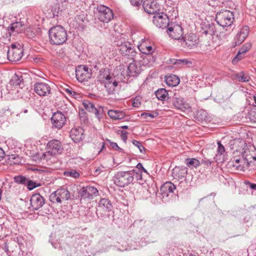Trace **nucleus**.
Here are the masks:
<instances>
[{
	"label": "nucleus",
	"mask_w": 256,
	"mask_h": 256,
	"mask_svg": "<svg viewBox=\"0 0 256 256\" xmlns=\"http://www.w3.org/2000/svg\"><path fill=\"white\" fill-rule=\"evenodd\" d=\"M46 150V152L39 154L38 156L41 160H46L51 164L54 161L56 156L62 152L64 148L59 140H52L48 142Z\"/></svg>",
	"instance_id": "1"
},
{
	"label": "nucleus",
	"mask_w": 256,
	"mask_h": 256,
	"mask_svg": "<svg viewBox=\"0 0 256 256\" xmlns=\"http://www.w3.org/2000/svg\"><path fill=\"white\" fill-rule=\"evenodd\" d=\"M48 33L50 42L53 44H62L68 39L67 32L61 26H56L52 28L49 30Z\"/></svg>",
	"instance_id": "2"
},
{
	"label": "nucleus",
	"mask_w": 256,
	"mask_h": 256,
	"mask_svg": "<svg viewBox=\"0 0 256 256\" xmlns=\"http://www.w3.org/2000/svg\"><path fill=\"white\" fill-rule=\"evenodd\" d=\"M98 81L104 85L106 91L109 94H114L118 87V82L110 74L108 70L100 72Z\"/></svg>",
	"instance_id": "3"
},
{
	"label": "nucleus",
	"mask_w": 256,
	"mask_h": 256,
	"mask_svg": "<svg viewBox=\"0 0 256 256\" xmlns=\"http://www.w3.org/2000/svg\"><path fill=\"white\" fill-rule=\"evenodd\" d=\"M134 174L131 170L118 172L114 176V183L120 187H124L134 180Z\"/></svg>",
	"instance_id": "4"
},
{
	"label": "nucleus",
	"mask_w": 256,
	"mask_h": 256,
	"mask_svg": "<svg viewBox=\"0 0 256 256\" xmlns=\"http://www.w3.org/2000/svg\"><path fill=\"white\" fill-rule=\"evenodd\" d=\"M116 44L118 48L120 53L128 58L134 59L136 55V52L134 47L128 42H126L120 38L118 41H115Z\"/></svg>",
	"instance_id": "5"
},
{
	"label": "nucleus",
	"mask_w": 256,
	"mask_h": 256,
	"mask_svg": "<svg viewBox=\"0 0 256 256\" xmlns=\"http://www.w3.org/2000/svg\"><path fill=\"white\" fill-rule=\"evenodd\" d=\"M216 20L220 26L222 27L228 26L233 23L234 14L230 10H222L217 12Z\"/></svg>",
	"instance_id": "6"
},
{
	"label": "nucleus",
	"mask_w": 256,
	"mask_h": 256,
	"mask_svg": "<svg viewBox=\"0 0 256 256\" xmlns=\"http://www.w3.org/2000/svg\"><path fill=\"white\" fill-rule=\"evenodd\" d=\"M179 43L180 44L181 46L186 50L194 49L198 44L199 38L195 34H187L182 37Z\"/></svg>",
	"instance_id": "7"
},
{
	"label": "nucleus",
	"mask_w": 256,
	"mask_h": 256,
	"mask_svg": "<svg viewBox=\"0 0 256 256\" xmlns=\"http://www.w3.org/2000/svg\"><path fill=\"white\" fill-rule=\"evenodd\" d=\"M70 197V192L66 189L60 188L50 195V200L52 203H61L64 200H68Z\"/></svg>",
	"instance_id": "8"
},
{
	"label": "nucleus",
	"mask_w": 256,
	"mask_h": 256,
	"mask_svg": "<svg viewBox=\"0 0 256 256\" xmlns=\"http://www.w3.org/2000/svg\"><path fill=\"white\" fill-rule=\"evenodd\" d=\"M241 121L242 122H256V108L252 105L245 106L241 112Z\"/></svg>",
	"instance_id": "9"
},
{
	"label": "nucleus",
	"mask_w": 256,
	"mask_h": 256,
	"mask_svg": "<svg viewBox=\"0 0 256 256\" xmlns=\"http://www.w3.org/2000/svg\"><path fill=\"white\" fill-rule=\"evenodd\" d=\"M98 190L94 186H86L82 187L79 192V194L80 198V201L90 202L93 198L94 196H96L98 193Z\"/></svg>",
	"instance_id": "10"
},
{
	"label": "nucleus",
	"mask_w": 256,
	"mask_h": 256,
	"mask_svg": "<svg viewBox=\"0 0 256 256\" xmlns=\"http://www.w3.org/2000/svg\"><path fill=\"white\" fill-rule=\"evenodd\" d=\"M98 18L104 22H108L114 17L112 10L108 7L104 5L98 7Z\"/></svg>",
	"instance_id": "11"
},
{
	"label": "nucleus",
	"mask_w": 256,
	"mask_h": 256,
	"mask_svg": "<svg viewBox=\"0 0 256 256\" xmlns=\"http://www.w3.org/2000/svg\"><path fill=\"white\" fill-rule=\"evenodd\" d=\"M76 76L79 82L88 81L92 76L91 70L85 66H78L76 68Z\"/></svg>",
	"instance_id": "12"
},
{
	"label": "nucleus",
	"mask_w": 256,
	"mask_h": 256,
	"mask_svg": "<svg viewBox=\"0 0 256 256\" xmlns=\"http://www.w3.org/2000/svg\"><path fill=\"white\" fill-rule=\"evenodd\" d=\"M22 49L16 47V44H12L8 51V58L10 61L18 62L22 58Z\"/></svg>",
	"instance_id": "13"
},
{
	"label": "nucleus",
	"mask_w": 256,
	"mask_h": 256,
	"mask_svg": "<svg viewBox=\"0 0 256 256\" xmlns=\"http://www.w3.org/2000/svg\"><path fill=\"white\" fill-rule=\"evenodd\" d=\"M172 104L174 106L183 112H190L191 107L184 101V98L180 95L175 94L173 97Z\"/></svg>",
	"instance_id": "14"
},
{
	"label": "nucleus",
	"mask_w": 256,
	"mask_h": 256,
	"mask_svg": "<svg viewBox=\"0 0 256 256\" xmlns=\"http://www.w3.org/2000/svg\"><path fill=\"white\" fill-rule=\"evenodd\" d=\"M169 19L166 14L164 13H158L153 17V23L159 28H164L168 26Z\"/></svg>",
	"instance_id": "15"
},
{
	"label": "nucleus",
	"mask_w": 256,
	"mask_h": 256,
	"mask_svg": "<svg viewBox=\"0 0 256 256\" xmlns=\"http://www.w3.org/2000/svg\"><path fill=\"white\" fill-rule=\"evenodd\" d=\"M168 34L170 37L178 40L179 42L182 37L184 32L180 25L174 24L168 27Z\"/></svg>",
	"instance_id": "16"
},
{
	"label": "nucleus",
	"mask_w": 256,
	"mask_h": 256,
	"mask_svg": "<svg viewBox=\"0 0 256 256\" xmlns=\"http://www.w3.org/2000/svg\"><path fill=\"white\" fill-rule=\"evenodd\" d=\"M51 120L53 127L60 129L66 124V118L62 112H58L53 114Z\"/></svg>",
	"instance_id": "17"
},
{
	"label": "nucleus",
	"mask_w": 256,
	"mask_h": 256,
	"mask_svg": "<svg viewBox=\"0 0 256 256\" xmlns=\"http://www.w3.org/2000/svg\"><path fill=\"white\" fill-rule=\"evenodd\" d=\"M143 8L148 14H155L160 10V5L154 0H145L143 3Z\"/></svg>",
	"instance_id": "18"
},
{
	"label": "nucleus",
	"mask_w": 256,
	"mask_h": 256,
	"mask_svg": "<svg viewBox=\"0 0 256 256\" xmlns=\"http://www.w3.org/2000/svg\"><path fill=\"white\" fill-rule=\"evenodd\" d=\"M34 90L36 94L41 96H48L51 92L49 84L44 82L36 83L34 86Z\"/></svg>",
	"instance_id": "19"
},
{
	"label": "nucleus",
	"mask_w": 256,
	"mask_h": 256,
	"mask_svg": "<svg viewBox=\"0 0 256 256\" xmlns=\"http://www.w3.org/2000/svg\"><path fill=\"white\" fill-rule=\"evenodd\" d=\"M252 154L249 150H246L242 153V159L241 160V163L242 162V166H241V170L244 171L248 169L250 166H252Z\"/></svg>",
	"instance_id": "20"
},
{
	"label": "nucleus",
	"mask_w": 256,
	"mask_h": 256,
	"mask_svg": "<svg viewBox=\"0 0 256 256\" xmlns=\"http://www.w3.org/2000/svg\"><path fill=\"white\" fill-rule=\"evenodd\" d=\"M30 203L32 208L37 210L43 206L45 203V200L39 194H36L31 196Z\"/></svg>",
	"instance_id": "21"
},
{
	"label": "nucleus",
	"mask_w": 256,
	"mask_h": 256,
	"mask_svg": "<svg viewBox=\"0 0 256 256\" xmlns=\"http://www.w3.org/2000/svg\"><path fill=\"white\" fill-rule=\"evenodd\" d=\"M217 144L218 148L214 159L216 162H224L227 156L225 148L220 142H218Z\"/></svg>",
	"instance_id": "22"
},
{
	"label": "nucleus",
	"mask_w": 256,
	"mask_h": 256,
	"mask_svg": "<svg viewBox=\"0 0 256 256\" xmlns=\"http://www.w3.org/2000/svg\"><path fill=\"white\" fill-rule=\"evenodd\" d=\"M84 130L81 127L72 128L70 132V136L75 142H78L82 140Z\"/></svg>",
	"instance_id": "23"
},
{
	"label": "nucleus",
	"mask_w": 256,
	"mask_h": 256,
	"mask_svg": "<svg viewBox=\"0 0 256 256\" xmlns=\"http://www.w3.org/2000/svg\"><path fill=\"white\" fill-rule=\"evenodd\" d=\"M128 71L130 76H135L140 73L141 66L138 62L133 61L128 66Z\"/></svg>",
	"instance_id": "24"
},
{
	"label": "nucleus",
	"mask_w": 256,
	"mask_h": 256,
	"mask_svg": "<svg viewBox=\"0 0 256 256\" xmlns=\"http://www.w3.org/2000/svg\"><path fill=\"white\" fill-rule=\"evenodd\" d=\"M25 28L24 26L22 24V22H16L12 23L8 28V31L10 32V35L12 34V32L20 33Z\"/></svg>",
	"instance_id": "25"
},
{
	"label": "nucleus",
	"mask_w": 256,
	"mask_h": 256,
	"mask_svg": "<svg viewBox=\"0 0 256 256\" xmlns=\"http://www.w3.org/2000/svg\"><path fill=\"white\" fill-rule=\"evenodd\" d=\"M98 208L104 212L112 210V205L110 200L108 198H100L98 204Z\"/></svg>",
	"instance_id": "26"
},
{
	"label": "nucleus",
	"mask_w": 256,
	"mask_h": 256,
	"mask_svg": "<svg viewBox=\"0 0 256 256\" xmlns=\"http://www.w3.org/2000/svg\"><path fill=\"white\" fill-rule=\"evenodd\" d=\"M165 82L168 86L173 87L178 86L180 80L178 76L170 74L165 76Z\"/></svg>",
	"instance_id": "27"
},
{
	"label": "nucleus",
	"mask_w": 256,
	"mask_h": 256,
	"mask_svg": "<svg viewBox=\"0 0 256 256\" xmlns=\"http://www.w3.org/2000/svg\"><path fill=\"white\" fill-rule=\"evenodd\" d=\"M186 174V168L175 167L172 170V176L174 178H182Z\"/></svg>",
	"instance_id": "28"
},
{
	"label": "nucleus",
	"mask_w": 256,
	"mask_h": 256,
	"mask_svg": "<svg viewBox=\"0 0 256 256\" xmlns=\"http://www.w3.org/2000/svg\"><path fill=\"white\" fill-rule=\"evenodd\" d=\"M176 189V186L174 184L170 182H165L160 188V191L166 196H168L169 193H172L174 190Z\"/></svg>",
	"instance_id": "29"
},
{
	"label": "nucleus",
	"mask_w": 256,
	"mask_h": 256,
	"mask_svg": "<svg viewBox=\"0 0 256 256\" xmlns=\"http://www.w3.org/2000/svg\"><path fill=\"white\" fill-rule=\"evenodd\" d=\"M108 116L114 120H121L123 118L126 114L118 110H109L108 112Z\"/></svg>",
	"instance_id": "30"
},
{
	"label": "nucleus",
	"mask_w": 256,
	"mask_h": 256,
	"mask_svg": "<svg viewBox=\"0 0 256 256\" xmlns=\"http://www.w3.org/2000/svg\"><path fill=\"white\" fill-rule=\"evenodd\" d=\"M156 98L160 100L164 101L168 98V91L164 88H160L155 92Z\"/></svg>",
	"instance_id": "31"
},
{
	"label": "nucleus",
	"mask_w": 256,
	"mask_h": 256,
	"mask_svg": "<svg viewBox=\"0 0 256 256\" xmlns=\"http://www.w3.org/2000/svg\"><path fill=\"white\" fill-rule=\"evenodd\" d=\"M140 52L148 56L154 52V48L150 46H146L145 44H142L138 46Z\"/></svg>",
	"instance_id": "32"
},
{
	"label": "nucleus",
	"mask_w": 256,
	"mask_h": 256,
	"mask_svg": "<svg viewBox=\"0 0 256 256\" xmlns=\"http://www.w3.org/2000/svg\"><path fill=\"white\" fill-rule=\"evenodd\" d=\"M170 63L173 64H176L180 66H183L189 64H192V63L190 61L186 59H172L170 60Z\"/></svg>",
	"instance_id": "33"
},
{
	"label": "nucleus",
	"mask_w": 256,
	"mask_h": 256,
	"mask_svg": "<svg viewBox=\"0 0 256 256\" xmlns=\"http://www.w3.org/2000/svg\"><path fill=\"white\" fill-rule=\"evenodd\" d=\"M241 94L244 95L245 98L250 96L251 94H254V91L252 90L250 85H248V88H244L241 84Z\"/></svg>",
	"instance_id": "34"
},
{
	"label": "nucleus",
	"mask_w": 256,
	"mask_h": 256,
	"mask_svg": "<svg viewBox=\"0 0 256 256\" xmlns=\"http://www.w3.org/2000/svg\"><path fill=\"white\" fill-rule=\"evenodd\" d=\"M186 164L187 166L190 167L193 166L194 168H197L200 164V161L196 158H186Z\"/></svg>",
	"instance_id": "35"
},
{
	"label": "nucleus",
	"mask_w": 256,
	"mask_h": 256,
	"mask_svg": "<svg viewBox=\"0 0 256 256\" xmlns=\"http://www.w3.org/2000/svg\"><path fill=\"white\" fill-rule=\"evenodd\" d=\"M216 33V28L214 24H209L208 26L206 27V30L203 32V34L210 36L214 35Z\"/></svg>",
	"instance_id": "36"
},
{
	"label": "nucleus",
	"mask_w": 256,
	"mask_h": 256,
	"mask_svg": "<svg viewBox=\"0 0 256 256\" xmlns=\"http://www.w3.org/2000/svg\"><path fill=\"white\" fill-rule=\"evenodd\" d=\"M23 79L22 76L15 74L10 80V82L14 86H20Z\"/></svg>",
	"instance_id": "37"
},
{
	"label": "nucleus",
	"mask_w": 256,
	"mask_h": 256,
	"mask_svg": "<svg viewBox=\"0 0 256 256\" xmlns=\"http://www.w3.org/2000/svg\"><path fill=\"white\" fill-rule=\"evenodd\" d=\"M64 174L66 176L72 177L74 178H78L80 176L79 172L75 170L64 172Z\"/></svg>",
	"instance_id": "38"
},
{
	"label": "nucleus",
	"mask_w": 256,
	"mask_h": 256,
	"mask_svg": "<svg viewBox=\"0 0 256 256\" xmlns=\"http://www.w3.org/2000/svg\"><path fill=\"white\" fill-rule=\"evenodd\" d=\"M28 178L22 176H18L14 178V182L18 184H26Z\"/></svg>",
	"instance_id": "39"
},
{
	"label": "nucleus",
	"mask_w": 256,
	"mask_h": 256,
	"mask_svg": "<svg viewBox=\"0 0 256 256\" xmlns=\"http://www.w3.org/2000/svg\"><path fill=\"white\" fill-rule=\"evenodd\" d=\"M252 47V44L250 42H246L244 44L241 46V57H242V55L246 53L247 52L249 51Z\"/></svg>",
	"instance_id": "40"
},
{
	"label": "nucleus",
	"mask_w": 256,
	"mask_h": 256,
	"mask_svg": "<svg viewBox=\"0 0 256 256\" xmlns=\"http://www.w3.org/2000/svg\"><path fill=\"white\" fill-rule=\"evenodd\" d=\"M244 188L246 190V191H248V188H249L250 190L256 192V184L250 182L248 180H245L244 182Z\"/></svg>",
	"instance_id": "41"
},
{
	"label": "nucleus",
	"mask_w": 256,
	"mask_h": 256,
	"mask_svg": "<svg viewBox=\"0 0 256 256\" xmlns=\"http://www.w3.org/2000/svg\"><path fill=\"white\" fill-rule=\"evenodd\" d=\"M250 32V28L248 26H244L241 28V37L243 38V40L246 38Z\"/></svg>",
	"instance_id": "42"
},
{
	"label": "nucleus",
	"mask_w": 256,
	"mask_h": 256,
	"mask_svg": "<svg viewBox=\"0 0 256 256\" xmlns=\"http://www.w3.org/2000/svg\"><path fill=\"white\" fill-rule=\"evenodd\" d=\"M84 108L87 110L92 112L95 108L94 105L91 102L86 101L83 103Z\"/></svg>",
	"instance_id": "43"
},
{
	"label": "nucleus",
	"mask_w": 256,
	"mask_h": 256,
	"mask_svg": "<svg viewBox=\"0 0 256 256\" xmlns=\"http://www.w3.org/2000/svg\"><path fill=\"white\" fill-rule=\"evenodd\" d=\"M8 160L11 162L10 164H16L19 162L20 157L16 154H11L8 156Z\"/></svg>",
	"instance_id": "44"
},
{
	"label": "nucleus",
	"mask_w": 256,
	"mask_h": 256,
	"mask_svg": "<svg viewBox=\"0 0 256 256\" xmlns=\"http://www.w3.org/2000/svg\"><path fill=\"white\" fill-rule=\"evenodd\" d=\"M196 116L199 120H205L206 118V113L205 111L200 110L197 112Z\"/></svg>",
	"instance_id": "45"
},
{
	"label": "nucleus",
	"mask_w": 256,
	"mask_h": 256,
	"mask_svg": "<svg viewBox=\"0 0 256 256\" xmlns=\"http://www.w3.org/2000/svg\"><path fill=\"white\" fill-rule=\"evenodd\" d=\"M249 216H256V205L249 208L244 212Z\"/></svg>",
	"instance_id": "46"
},
{
	"label": "nucleus",
	"mask_w": 256,
	"mask_h": 256,
	"mask_svg": "<svg viewBox=\"0 0 256 256\" xmlns=\"http://www.w3.org/2000/svg\"><path fill=\"white\" fill-rule=\"evenodd\" d=\"M63 90L69 96H74L75 98H77V96L78 94L76 92L73 90L72 88H64Z\"/></svg>",
	"instance_id": "47"
},
{
	"label": "nucleus",
	"mask_w": 256,
	"mask_h": 256,
	"mask_svg": "<svg viewBox=\"0 0 256 256\" xmlns=\"http://www.w3.org/2000/svg\"><path fill=\"white\" fill-rule=\"evenodd\" d=\"M158 116V114L157 112H155L154 114L144 112L141 114V116L142 118L146 119L148 120L149 118H156Z\"/></svg>",
	"instance_id": "48"
},
{
	"label": "nucleus",
	"mask_w": 256,
	"mask_h": 256,
	"mask_svg": "<svg viewBox=\"0 0 256 256\" xmlns=\"http://www.w3.org/2000/svg\"><path fill=\"white\" fill-rule=\"evenodd\" d=\"M132 143L135 146L138 147V148L139 149L140 153H144V152L145 148H144V146L142 145V144H141L140 142L134 140H132Z\"/></svg>",
	"instance_id": "49"
},
{
	"label": "nucleus",
	"mask_w": 256,
	"mask_h": 256,
	"mask_svg": "<svg viewBox=\"0 0 256 256\" xmlns=\"http://www.w3.org/2000/svg\"><path fill=\"white\" fill-rule=\"evenodd\" d=\"M26 184L29 190H32L38 186L36 182H33L29 178H28V182H26Z\"/></svg>",
	"instance_id": "50"
},
{
	"label": "nucleus",
	"mask_w": 256,
	"mask_h": 256,
	"mask_svg": "<svg viewBox=\"0 0 256 256\" xmlns=\"http://www.w3.org/2000/svg\"><path fill=\"white\" fill-rule=\"evenodd\" d=\"M250 80V76L247 73L241 72V82H248Z\"/></svg>",
	"instance_id": "51"
},
{
	"label": "nucleus",
	"mask_w": 256,
	"mask_h": 256,
	"mask_svg": "<svg viewBox=\"0 0 256 256\" xmlns=\"http://www.w3.org/2000/svg\"><path fill=\"white\" fill-rule=\"evenodd\" d=\"M239 143V140L238 139H235L232 140H231L230 142V148L232 150L234 151H238V148H236L235 145L238 144Z\"/></svg>",
	"instance_id": "52"
},
{
	"label": "nucleus",
	"mask_w": 256,
	"mask_h": 256,
	"mask_svg": "<svg viewBox=\"0 0 256 256\" xmlns=\"http://www.w3.org/2000/svg\"><path fill=\"white\" fill-rule=\"evenodd\" d=\"M60 8L59 7V5L58 4L56 3L54 4L52 8V12L53 13V15L54 16H58L60 12Z\"/></svg>",
	"instance_id": "53"
},
{
	"label": "nucleus",
	"mask_w": 256,
	"mask_h": 256,
	"mask_svg": "<svg viewBox=\"0 0 256 256\" xmlns=\"http://www.w3.org/2000/svg\"><path fill=\"white\" fill-rule=\"evenodd\" d=\"M131 172H134V180H139L142 179V172H136V170H132Z\"/></svg>",
	"instance_id": "54"
},
{
	"label": "nucleus",
	"mask_w": 256,
	"mask_h": 256,
	"mask_svg": "<svg viewBox=\"0 0 256 256\" xmlns=\"http://www.w3.org/2000/svg\"><path fill=\"white\" fill-rule=\"evenodd\" d=\"M141 104V98L140 97H136L132 100V105L134 107L138 108Z\"/></svg>",
	"instance_id": "55"
},
{
	"label": "nucleus",
	"mask_w": 256,
	"mask_h": 256,
	"mask_svg": "<svg viewBox=\"0 0 256 256\" xmlns=\"http://www.w3.org/2000/svg\"><path fill=\"white\" fill-rule=\"evenodd\" d=\"M240 55V50H239L238 52L236 55L232 60V62L233 64H237L238 63V62L240 60V58L239 57Z\"/></svg>",
	"instance_id": "56"
},
{
	"label": "nucleus",
	"mask_w": 256,
	"mask_h": 256,
	"mask_svg": "<svg viewBox=\"0 0 256 256\" xmlns=\"http://www.w3.org/2000/svg\"><path fill=\"white\" fill-rule=\"evenodd\" d=\"M254 98H256V96L254 94H251L250 96L245 98L246 102L248 104V106L252 105V102L253 100H254Z\"/></svg>",
	"instance_id": "57"
},
{
	"label": "nucleus",
	"mask_w": 256,
	"mask_h": 256,
	"mask_svg": "<svg viewBox=\"0 0 256 256\" xmlns=\"http://www.w3.org/2000/svg\"><path fill=\"white\" fill-rule=\"evenodd\" d=\"M128 132L126 131H122L120 134V137L122 140L124 142H126L128 138Z\"/></svg>",
	"instance_id": "58"
},
{
	"label": "nucleus",
	"mask_w": 256,
	"mask_h": 256,
	"mask_svg": "<svg viewBox=\"0 0 256 256\" xmlns=\"http://www.w3.org/2000/svg\"><path fill=\"white\" fill-rule=\"evenodd\" d=\"M133 6H138L141 4L142 0H130Z\"/></svg>",
	"instance_id": "59"
},
{
	"label": "nucleus",
	"mask_w": 256,
	"mask_h": 256,
	"mask_svg": "<svg viewBox=\"0 0 256 256\" xmlns=\"http://www.w3.org/2000/svg\"><path fill=\"white\" fill-rule=\"evenodd\" d=\"M136 168L138 170H141L144 172L148 174V171L143 167L142 164L141 163H138Z\"/></svg>",
	"instance_id": "60"
},
{
	"label": "nucleus",
	"mask_w": 256,
	"mask_h": 256,
	"mask_svg": "<svg viewBox=\"0 0 256 256\" xmlns=\"http://www.w3.org/2000/svg\"><path fill=\"white\" fill-rule=\"evenodd\" d=\"M202 164H204L207 166H210L212 164V161L210 160L204 158L202 160Z\"/></svg>",
	"instance_id": "61"
},
{
	"label": "nucleus",
	"mask_w": 256,
	"mask_h": 256,
	"mask_svg": "<svg viewBox=\"0 0 256 256\" xmlns=\"http://www.w3.org/2000/svg\"><path fill=\"white\" fill-rule=\"evenodd\" d=\"M104 168V166H98V167L96 169V170H95V172H94V174H95V175H98V174H99L100 173H101V172L103 171Z\"/></svg>",
	"instance_id": "62"
},
{
	"label": "nucleus",
	"mask_w": 256,
	"mask_h": 256,
	"mask_svg": "<svg viewBox=\"0 0 256 256\" xmlns=\"http://www.w3.org/2000/svg\"><path fill=\"white\" fill-rule=\"evenodd\" d=\"M99 111H100L99 110H98L95 108L94 109V111L92 112L94 114L96 117H97L98 118H100Z\"/></svg>",
	"instance_id": "63"
},
{
	"label": "nucleus",
	"mask_w": 256,
	"mask_h": 256,
	"mask_svg": "<svg viewBox=\"0 0 256 256\" xmlns=\"http://www.w3.org/2000/svg\"><path fill=\"white\" fill-rule=\"evenodd\" d=\"M110 145L112 146V148L114 149L121 150V148L118 147V144L116 142H111Z\"/></svg>",
	"instance_id": "64"
}]
</instances>
